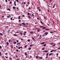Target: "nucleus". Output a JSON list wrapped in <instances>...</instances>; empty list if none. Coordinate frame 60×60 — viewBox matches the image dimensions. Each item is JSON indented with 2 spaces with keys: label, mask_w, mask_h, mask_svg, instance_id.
Returning a JSON list of instances; mask_svg holds the SVG:
<instances>
[{
  "label": "nucleus",
  "mask_w": 60,
  "mask_h": 60,
  "mask_svg": "<svg viewBox=\"0 0 60 60\" xmlns=\"http://www.w3.org/2000/svg\"><path fill=\"white\" fill-rule=\"evenodd\" d=\"M53 51H55V52H56V50H52L50 51V52H53Z\"/></svg>",
  "instance_id": "obj_1"
},
{
  "label": "nucleus",
  "mask_w": 60,
  "mask_h": 60,
  "mask_svg": "<svg viewBox=\"0 0 60 60\" xmlns=\"http://www.w3.org/2000/svg\"><path fill=\"white\" fill-rule=\"evenodd\" d=\"M46 27H44L42 28V29L43 30V29H46Z\"/></svg>",
  "instance_id": "obj_8"
},
{
  "label": "nucleus",
  "mask_w": 60,
  "mask_h": 60,
  "mask_svg": "<svg viewBox=\"0 0 60 60\" xmlns=\"http://www.w3.org/2000/svg\"><path fill=\"white\" fill-rule=\"evenodd\" d=\"M46 45V44H45L43 45V46H44V47H45Z\"/></svg>",
  "instance_id": "obj_23"
},
{
  "label": "nucleus",
  "mask_w": 60,
  "mask_h": 60,
  "mask_svg": "<svg viewBox=\"0 0 60 60\" xmlns=\"http://www.w3.org/2000/svg\"><path fill=\"white\" fill-rule=\"evenodd\" d=\"M52 54H53L52 53H51L49 55V56H51V55H52Z\"/></svg>",
  "instance_id": "obj_17"
},
{
  "label": "nucleus",
  "mask_w": 60,
  "mask_h": 60,
  "mask_svg": "<svg viewBox=\"0 0 60 60\" xmlns=\"http://www.w3.org/2000/svg\"><path fill=\"white\" fill-rule=\"evenodd\" d=\"M9 42L10 43L11 42V39H10L9 40Z\"/></svg>",
  "instance_id": "obj_43"
},
{
  "label": "nucleus",
  "mask_w": 60,
  "mask_h": 60,
  "mask_svg": "<svg viewBox=\"0 0 60 60\" xmlns=\"http://www.w3.org/2000/svg\"><path fill=\"white\" fill-rule=\"evenodd\" d=\"M45 49V48L44 47H43L42 49V50H44V49Z\"/></svg>",
  "instance_id": "obj_22"
},
{
  "label": "nucleus",
  "mask_w": 60,
  "mask_h": 60,
  "mask_svg": "<svg viewBox=\"0 0 60 60\" xmlns=\"http://www.w3.org/2000/svg\"><path fill=\"white\" fill-rule=\"evenodd\" d=\"M50 33H51V34H54V33L53 32H50Z\"/></svg>",
  "instance_id": "obj_28"
},
{
  "label": "nucleus",
  "mask_w": 60,
  "mask_h": 60,
  "mask_svg": "<svg viewBox=\"0 0 60 60\" xmlns=\"http://www.w3.org/2000/svg\"><path fill=\"white\" fill-rule=\"evenodd\" d=\"M22 24H20L19 25V26H22Z\"/></svg>",
  "instance_id": "obj_39"
},
{
  "label": "nucleus",
  "mask_w": 60,
  "mask_h": 60,
  "mask_svg": "<svg viewBox=\"0 0 60 60\" xmlns=\"http://www.w3.org/2000/svg\"><path fill=\"white\" fill-rule=\"evenodd\" d=\"M16 1H15L14 2V5L15 6H16Z\"/></svg>",
  "instance_id": "obj_3"
},
{
  "label": "nucleus",
  "mask_w": 60,
  "mask_h": 60,
  "mask_svg": "<svg viewBox=\"0 0 60 60\" xmlns=\"http://www.w3.org/2000/svg\"><path fill=\"white\" fill-rule=\"evenodd\" d=\"M55 6V4H54V5H53V7H52L53 8H54Z\"/></svg>",
  "instance_id": "obj_26"
},
{
  "label": "nucleus",
  "mask_w": 60,
  "mask_h": 60,
  "mask_svg": "<svg viewBox=\"0 0 60 60\" xmlns=\"http://www.w3.org/2000/svg\"><path fill=\"white\" fill-rule=\"evenodd\" d=\"M13 36H17V35L16 34H14Z\"/></svg>",
  "instance_id": "obj_18"
},
{
  "label": "nucleus",
  "mask_w": 60,
  "mask_h": 60,
  "mask_svg": "<svg viewBox=\"0 0 60 60\" xmlns=\"http://www.w3.org/2000/svg\"><path fill=\"white\" fill-rule=\"evenodd\" d=\"M20 16H19L18 17V19H20Z\"/></svg>",
  "instance_id": "obj_37"
},
{
  "label": "nucleus",
  "mask_w": 60,
  "mask_h": 60,
  "mask_svg": "<svg viewBox=\"0 0 60 60\" xmlns=\"http://www.w3.org/2000/svg\"><path fill=\"white\" fill-rule=\"evenodd\" d=\"M2 48V46H0V49H1Z\"/></svg>",
  "instance_id": "obj_59"
},
{
  "label": "nucleus",
  "mask_w": 60,
  "mask_h": 60,
  "mask_svg": "<svg viewBox=\"0 0 60 60\" xmlns=\"http://www.w3.org/2000/svg\"><path fill=\"white\" fill-rule=\"evenodd\" d=\"M24 54L25 55V56H27V53H26V52H25Z\"/></svg>",
  "instance_id": "obj_6"
},
{
  "label": "nucleus",
  "mask_w": 60,
  "mask_h": 60,
  "mask_svg": "<svg viewBox=\"0 0 60 60\" xmlns=\"http://www.w3.org/2000/svg\"><path fill=\"white\" fill-rule=\"evenodd\" d=\"M58 44H60V42L58 43Z\"/></svg>",
  "instance_id": "obj_64"
},
{
  "label": "nucleus",
  "mask_w": 60,
  "mask_h": 60,
  "mask_svg": "<svg viewBox=\"0 0 60 60\" xmlns=\"http://www.w3.org/2000/svg\"><path fill=\"white\" fill-rule=\"evenodd\" d=\"M48 51H46V50H45L44 51V52H48Z\"/></svg>",
  "instance_id": "obj_15"
},
{
  "label": "nucleus",
  "mask_w": 60,
  "mask_h": 60,
  "mask_svg": "<svg viewBox=\"0 0 60 60\" xmlns=\"http://www.w3.org/2000/svg\"><path fill=\"white\" fill-rule=\"evenodd\" d=\"M5 57L6 58H8V57L6 56H5Z\"/></svg>",
  "instance_id": "obj_45"
},
{
  "label": "nucleus",
  "mask_w": 60,
  "mask_h": 60,
  "mask_svg": "<svg viewBox=\"0 0 60 60\" xmlns=\"http://www.w3.org/2000/svg\"><path fill=\"white\" fill-rule=\"evenodd\" d=\"M20 34L21 35H23V34H22L21 33H20Z\"/></svg>",
  "instance_id": "obj_36"
},
{
  "label": "nucleus",
  "mask_w": 60,
  "mask_h": 60,
  "mask_svg": "<svg viewBox=\"0 0 60 60\" xmlns=\"http://www.w3.org/2000/svg\"><path fill=\"white\" fill-rule=\"evenodd\" d=\"M8 10L9 11H11V9H10V8H8L7 11H8Z\"/></svg>",
  "instance_id": "obj_7"
},
{
  "label": "nucleus",
  "mask_w": 60,
  "mask_h": 60,
  "mask_svg": "<svg viewBox=\"0 0 60 60\" xmlns=\"http://www.w3.org/2000/svg\"><path fill=\"white\" fill-rule=\"evenodd\" d=\"M27 15H30V14L29 13H27Z\"/></svg>",
  "instance_id": "obj_42"
},
{
  "label": "nucleus",
  "mask_w": 60,
  "mask_h": 60,
  "mask_svg": "<svg viewBox=\"0 0 60 60\" xmlns=\"http://www.w3.org/2000/svg\"><path fill=\"white\" fill-rule=\"evenodd\" d=\"M31 37L32 39V40H34V41H35V40L34 38H33V37L32 36Z\"/></svg>",
  "instance_id": "obj_2"
},
{
  "label": "nucleus",
  "mask_w": 60,
  "mask_h": 60,
  "mask_svg": "<svg viewBox=\"0 0 60 60\" xmlns=\"http://www.w3.org/2000/svg\"><path fill=\"white\" fill-rule=\"evenodd\" d=\"M11 20H12V18H11L10 19Z\"/></svg>",
  "instance_id": "obj_56"
},
{
  "label": "nucleus",
  "mask_w": 60,
  "mask_h": 60,
  "mask_svg": "<svg viewBox=\"0 0 60 60\" xmlns=\"http://www.w3.org/2000/svg\"><path fill=\"white\" fill-rule=\"evenodd\" d=\"M36 59H38V56H36Z\"/></svg>",
  "instance_id": "obj_12"
},
{
  "label": "nucleus",
  "mask_w": 60,
  "mask_h": 60,
  "mask_svg": "<svg viewBox=\"0 0 60 60\" xmlns=\"http://www.w3.org/2000/svg\"><path fill=\"white\" fill-rule=\"evenodd\" d=\"M23 4H26V3L25 2H23Z\"/></svg>",
  "instance_id": "obj_55"
},
{
  "label": "nucleus",
  "mask_w": 60,
  "mask_h": 60,
  "mask_svg": "<svg viewBox=\"0 0 60 60\" xmlns=\"http://www.w3.org/2000/svg\"><path fill=\"white\" fill-rule=\"evenodd\" d=\"M9 4H12V2L11 1H10L9 2Z\"/></svg>",
  "instance_id": "obj_19"
},
{
  "label": "nucleus",
  "mask_w": 60,
  "mask_h": 60,
  "mask_svg": "<svg viewBox=\"0 0 60 60\" xmlns=\"http://www.w3.org/2000/svg\"><path fill=\"white\" fill-rule=\"evenodd\" d=\"M11 60H12V58H11V57H10L9 58Z\"/></svg>",
  "instance_id": "obj_48"
},
{
  "label": "nucleus",
  "mask_w": 60,
  "mask_h": 60,
  "mask_svg": "<svg viewBox=\"0 0 60 60\" xmlns=\"http://www.w3.org/2000/svg\"><path fill=\"white\" fill-rule=\"evenodd\" d=\"M40 23H41V24H43V23L42 22V21H40Z\"/></svg>",
  "instance_id": "obj_10"
},
{
  "label": "nucleus",
  "mask_w": 60,
  "mask_h": 60,
  "mask_svg": "<svg viewBox=\"0 0 60 60\" xmlns=\"http://www.w3.org/2000/svg\"><path fill=\"white\" fill-rule=\"evenodd\" d=\"M1 36H3V34L1 33Z\"/></svg>",
  "instance_id": "obj_60"
},
{
  "label": "nucleus",
  "mask_w": 60,
  "mask_h": 60,
  "mask_svg": "<svg viewBox=\"0 0 60 60\" xmlns=\"http://www.w3.org/2000/svg\"><path fill=\"white\" fill-rule=\"evenodd\" d=\"M42 57H40L39 58V59H42Z\"/></svg>",
  "instance_id": "obj_31"
},
{
  "label": "nucleus",
  "mask_w": 60,
  "mask_h": 60,
  "mask_svg": "<svg viewBox=\"0 0 60 60\" xmlns=\"http://www.w3.org/2000/svg\"><path fill=\"white\" fill-rule=\"evenodd\" d=\"M48 56H47L45 58H48Z\"/></svg>",
  "instance_id": "obj_50"
},
{
  "label": "nucleus",
  "mask_w": 60,
  "mask_h": 60,
  "mask_svg": "<svg viewBox=\"0 0 60 60\" xmlns=\"http://www.w3.org/2000/svg\"><path fill=\"white\" fill-rule=\"evenodd\" d=\"M28 17L29 18V19H31V17H30V16H29L28 15Z\"/></svg>",
  "instance_id": "obj_13"
},
{
  "label": "nucleus",
  "mask_w": 60,
  "mask_h": 60,
  "mask_svg": "<svg viewBox=\"0 0 60 60\" xmlns=\"http://www.w3.org/2000/svg\"><path fill=\"white\" fill-rule=\"evenodd\" d=\"M0 56H2V52H0Z\"/></svg>",
  "instance_id": "obj_14"
},
{
  "label": "nucleus",
  "mask_w": 60,
  "mask_h": 60,
  "mask_svg": "<svg viewBox=\"0 0 60 60\" xmlns=\"http://www.w3.org/2000/svg\"><path fill=\"white\" fill-rule=\"evenodd\" d=\"M32 16L33 17H34V14H33L32 15Z\"/></svg>",
  "instance_id": "obj_41"
},
{
  "label": "nucleus",
  "mask_w": 60,
  "mask_h": 60,
  "mask_svg": "<svg viewBox=\"0 0 60 60\" xmlns=\"http://www.w3.org/2000/svg\"><path fill=\"white\" fill-rule=\"evenodd\" d=\"M21 24H22L23 25H26V24L25 23H21Z\"/></svg>",
  "instance_id": "obj_11"
},
{
  "label": "nucleus",
  "mask_w": 60,
  "mask_h": 60,
  "mask_svg": "<svg viewBox=\"0 0 60 60\" xmlns=\"http://www.w3.org/2000/svg\"><path fill=\"white\" fill-rule=\"evenodd\" d=\"M27 41H29V42L30 41V40L28 39L27 40Z\"/></svg>",
  "instance_id": "obj_35"
},
{
  "label": "nucleus",
  "mask_w": 60,
  "mask_h": 60,
  "mask_svg": "<svg viewBox=\"0 0 60 60\" xmlns=\"http://www.w3.org/2000/svg\"><path fill=\"white\" fill-rule=\"evenodd\" d=\"M16 51H17V52H18V51H19V50L17 49L16 50Z\"/></svg>",
  "instance_id": "obj_46"
},
{
  "label": "nucleus",
  "mask_w": 60,
  "mask_h": 60,
  "mask_svg": "<svg viewBox=\"0 0 60 60\" xmlns=\"http://www.w3.org/2000/svg\"><path fill=\"white\" fill-rule=\"evenodd\" d=\"M11 49H13V46H12V45H11Z\"/></svg>",
  "instance_id": "obj_30"
},
{
  "label": "nucleus",
  "mask_w": 60,
  "mask_h": 60,
  "mask_svg": "<svg viewBox=\"0 0 60 60\" xmlns=\"http://www.w3.org/2000/svg\"><path fill=\"white\" fill-rule=\"evenodd\" d=\"M19 42V40H16V42H17L18 43Z\"/></svg>",
  "instance_id": "obj_49"
},
{
  "label": "nucleus",
  "mask_w": 60,
  "mask_h": 60,
  "mask_svg": "<svg viewBox=\"0 0 60 60\" xmlns=\"http://www.w3.org/2000/svg\"><path fill=\"white\" fill-rule=\"evenodd\" d=\"M20 43H19L17 44V45H18V44H20Z\"/></svg>",
  "instance_id": "obj_47"
},
{
  "label": "nucleus",
  "mask_w": 60,
  "mask_h": 60,
  "mask_svg": "<svg viewBox=\"0 0 60 60\" xmlns=\"http://www.w3.org/2000/svg\"><path fill=\"white\" fill-rule=\"evenodd\" d=\"M33 45H30V47H32V46H33Z\"/></svg>",
  "instance_id": "obj_32"
},
{
  "label": "nucleus",
  "mask_w": 60,
  "mask_h": 60,
  "mask_svg": "<svg viewBox=\"0 0 60 60\" xmlns=\"http://www.w3.org/2000/svg\"><path fill=\"white\" fill-rule=\"evenodd\" d=\"M18 49H20V47H18Z\"/></svg>",
  "instance_id": "obj_58"
},
{
  "label": "nucleus",
  "mask_w": 60,
  "mask_h": 60,
  "mask_svg": "<svg viewBox=\"0 0 60 60\" xmlns=\"http://www.w3.org/2000/svg\"><path fill=\"white\" fill-rule=\"evenodd\" d=\"M37 31H38V32H39V31H40L39 30H37Z\"/></svg>",
  "instance_id": "obj_57"
},
{
  "label": "nucleus",
  "mask_w": 60,
  "mask_h": 60,
  "mask_svg": "<svg viewBox=\"0 0 60 60\" xmlns=\"http://www.w3.org/2000/svg\"><path fill=\"white\" fill-rule=\"evenodd\" d=\"M30 34H33V32H30Z\"/></svg>",
  "instance_id": "obj_38"
},
{
  "label": "nucleus",
  "mask_w": 60,
  "mask_h": 60,
  "mask_svg": "<svg viewBox=\"0 0 60 60\" xmlns=\"http://www.w3.org/2000/svg\"><path fill=\"white\" fill-rule=\"evenodd\" d=\"M16 1L17 2V3H19V0H16Z\"/></svg>",
  "instance_id": "obj_20"
},
{
  "label": "nucleus",
  "mask_w": 60,
  "mask_h": 60,
  "mask_svg": "<svg viewBox=\"0 0 60 60\" xmlns=\"http://www.w3.org/2000/svg\"><path fill=\"white\" fill-rule=\"evenodd\" d=\"M18 22H21V20H19V21H18Z\"/></svg>",
  "instance_id": "obj_63"
},
{
  "label": "nucleus",
  "mask_w": 60,
  "mask_h": 60,
  "mask_svg": "<svg viewBox=\"0 0 60 60\" xmlns=\"http://www.w3.org/2000/svg\"><path fill=\"white\" fill-rule=\"evenodd\" d=\"M30 56V58H32V56Z\"/></svg>",
  "instance_id": "obj_53"
},
{
  "label": "nucleus",
  "mask_w": 60,
  "mask_h": 60,
  "mask_svg": "<svg viewBox=\"0 0 60 60\" xmlns=\"http://www.w3.org/2000/svg\"><path fill=\"white\" fill-rule=\"evenodd\" d=\"M45 42H42V43H41V45H42V44H45Z\"/></svg>",
  "instance_id": "obj_5"
},
{
  "label": "nucleus",
  "mask_w": 60,
  "mask_h": 60,
  "mask_svg": "<svg viewBox=\"0 0 60 60\" xmlns=\"http://www.w3.org/2000/svg\"><path fill=\"white\" fill-rule=\"evenodd\" d=\"M13 9H15V8H16L14 6H13Z\"/></svg>",
  "instance_id": "obj_27"
},
{
  "label": "nucleus",
  "mask_w": 60,
  "mask_h": 60,
  "mask_svg": "<svg viewBox=\"0 0 60 60\" xmlns=\"http://www.w3.org/2000/svg\"><path fill=\"white\" fill-rule=\"evenodd\" d=\"M58 49H60V46L59 47V48H58Z\"/></svg>",
  "instance_id": "obj_51"
},
{
  "label": "nucleus",
  "mask_w": 60,
  "mask_h": 60,
  "mask_svg": "<svg viewBox=\"0 0 60 60\" xmlns=\"http://www.w3.org/2000/svg\"><path fill=\"white\" fill-rule=\"evenodd\" d=\"M40 27H44V26H40Z\"/></svg>",
  "instance_id": "obj_29"
},
{
  "label": "nucleus",
  "mask_w": 60,
  "mask_h": 60,
  "mask_svg": "<svg viewBox=\"0 0 60 60\" xmlns=\"http://www.w3.org/2000/svg\"><path fill=\"white\" fill-rule=\"evenodd\" d=\"M14 44H16V42L15 41L14 42Z\"/></svg>",
  "instance_id": "obj_24"
},
{
  "label": "nucleus",
  "mask_w": 60,
  "mask_h": 60,
  "mask_svg": "<svg viewBox=\"0 0 60 60\" xmlns=\"http://www.w3.org/2000/svg\"><path fill=\"white\" fill-rule=\"evenodd\" d=\"M24 33H25V34H26V32L25 31L24 32Z\"/></svg>",
  "instance_id": "obj_62"
},
{
  "label": "nucleus",
  "mask_w": 60,
  "mask_h": 60,
  "mask_svg": "<svg viewBox=\"0 0 60 60\" xmlns=\"http://www.w3.org/2000/svg\"><path fill=\"white\" fill-rule=\"evenodd\" d=\"M49 53H47V54L46 55V56H48V55H49Z\"/></svg>",
  "instance_id": "obj_21"
},
{
  "label": "nucleus",
  "mask_w": 60,
  "mask_h": 60,
  "mask_svg": "<svg viewBox=\"0 0 60 60\" xmlns=\"http://www.w3.org/2000/svg\"><path fill=\"white\" fill-rule=\"evenodd\" d=\"M31 49V47H29L28 49V50H30Z\"/></svg>",
  "instance_id": "obj_16"
},
{
  "label": "nucleus",
  "mask_w": 60,
  "mask_h": 60,
  "mask_svg": "<svg viewBox=\"0 0 60 60\" xmlns=\"http://www.w3.org/2000/svg\"><path fill=\"white\" fill-rule=\"evenodd\" d=\"M5 28H6V27H8V26H5Z\"/></svg>",
  "instance_id": "obj_54"
},
{
  "label": "nucleus",
  "mask_w": 60,
  "mask_h": 60,
  "mask_svg": "<svg viewBox=\"0 0 60 60\" xmlns=\"http://www.w3.org/2000/svg\"><path fill=\"white\" fill-rule=\"evenodd\" d=\"M28 9H29V10H31V8H29Z\"/></svg>",
  "instance_id": "obj_61"
},
{
  "label": "nucleus",
  "mask_w": 60,
  "mask_h": 60,
  "mask_svg": "<svg viewBox=\"0 0 60 60\" xmlns=\"http://www.w3.org/2000/svg\"><path fill=\"white\" fill-rule=\"evenodd\" d=\"M37 19L38 20H40V19L38 17L37 18Z\"/></svg>",
  "instance_id": "obj_34"
},
{
  "label": "nucleus",
  "mask_w": 60,
  "mask_h": 60,
  "mask_svg": "<svg viewBox=\"0 0 60 60\" xmlns=\"http://www.w3.org/2000/svg\"><path fill=\"white\" fill-rule=\"evenodd\" d=\"M7 18H10V16H7Z\"/></svg>",
  "instance_id": "obj_52"
},
{
  "label": "nucleus",
  "mask_w": 60,
  "mask_h": 60,
  "mask_svg": "<svg viewBox=\"0 0 60 60\" xmlns=\"http://www.w3.org/2000/svg\"><path fill=\"white\" fill-rule=\"evenodd\" d=\"M6 44L7 46H8V45H9V43L8 42H6Z\"/></svg>",
  "instance_id": "obj_4"
},
{
  "label": "nucleus",
  "mask_w": 60,
  "mask_h": 60,
  "mask_svg": "<svg viewBox=\"0 0 60 60\" xmlns=\"http://www.w3.org/2000/svg\"><path fill=\"white\" fill-rule=\"evenodd\" d=\"M27 46V45H25L24 47V48H26V47Z\"/></svg>",
  "instance_id": "obj_44"
},
{
  "label": "nucleus",
  "mask_w": 60,
  "mask_h": 60,
  "mask_svg": "<svg viewBox=\"0 0 60 60\" xmlns=\"http://www.w3.org/2000/svg\"><path fill=\"white\" fill-rule=\"evenodd\" d=\"M45 35H47V34H48V33L47 32H46L45 33Z\"/></svg>",
  "instance_id": "obj_9"
},
{
  "label": "nucleus",
  "mask_w": 60,
  "mask_h": 60,
  "mask_svg": "<svg viewBox=\"0 0 60 60\" xmlns=\"http://www.w3.org/2000/svg\"><path fill=\"white\" fill-rule=\"evenodd\" d=\"M17 10H19V8L18 7H17Z\"/></svg>",
  "instance_id": "obj_40"
},
{
  "label": "nucleus",
  "mask_w": 60,
  "mask_h": 60,
  "mask_svg": "<svg viewBox=\"0 0 60 60\" xmlns=\"http://www.w3.org/2000/svg\"><path fill=\"white\" fill-rule=\"evenodd\" d=\"M50 30L48 29H46L45 30Z\"/></svg>",
  "instance_id": "obj_25"
},
{
  "label": "nucleus",
  "mask_w": 60,
  "mask_h": 60,
  "mask_svg": "<svg viewBox=\"0 0 60 60\" xmlns=\"http://www.w3.org/2000/svg\"><path fill=\"white\" fill-rule=\"evenodd\" d=\"M50 44H51V45H53V43H50Z\"/></svg>",
  "instance_id": "obj_33"
}]
</instances>
